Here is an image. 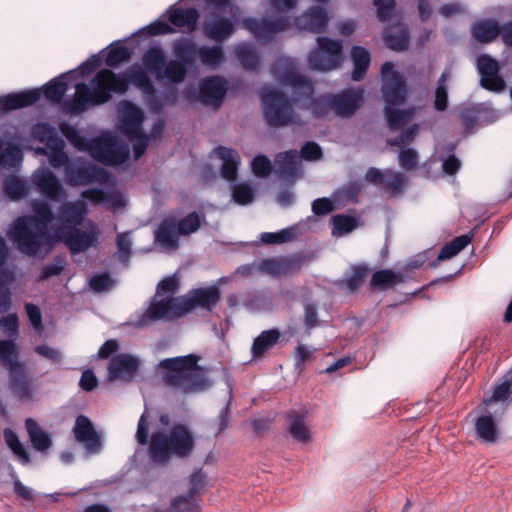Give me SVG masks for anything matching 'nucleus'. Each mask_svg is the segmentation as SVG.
<instances>
[{
	"mask_svg": "<svg viewBox=\"0 0 512 512\" xmlns=\"http://www.w3.org/2000/svg\"><path fill=\"white\" fill-rule=\"evenodd\" d=\"M175 59L166 62V54L160 45L147 48L142 54L143 67L133 65L125 72L116 74L110 69H102L96 73L90 82H79L75 85V96L63 103L66 113L79 115L90 107L100 106L112 99V93L125 94L129 85L138 88L144 95L153 97L156 94L154 83L147 72L154 75L156 80H166L172 84L182 83L189 69L196 65L199 46L191 39L180 38L172 43Z\"/></svg>",
	"mask_w": 512,
	"mask_h": 512,
	"instance_id": "1",
	"label": "nucleus"
},
{
	"mask_svg": "<svg viewBox=\"0 0 512 512\" xmlns=\"http://www.w3.org/2000/svg\"><path fill=\"white\" fill-rule=\"evenodd\" d=\"M32 211V215L18 217L10 231V238L18 250L28 256H36L45 246L51 249L52 238L48 227L55 219L47 202H33Z\"/></svg>",
	"mask_w": 512,
	"mask_h": 512,
	"instance_id": "2",
	"label": "nucleus"
},
{
	"mask_svg": "<svg viewBox=\"0 0 512 512\" xmlns=\"http://www.w3.org/2000/svg\"><path fill=\"white\" fill-rule=\"evenodd\" d=\"M200 357L195 354L165 358L158 364L165 386L175 388L183 394H192L209 387L205 370L198 365Z\"/></svg>",
	"mask_w": 512,
	"mask_h": 512,
	"instance_id": "3",
	"label": "nucleus"
},
{
	"mask_svg": "<svg viewBox=\"0 0 512 512\" xmlns=\"http://www.w3.org/2000/svg\"><path fill=\"white\" fill-rule=\"evenodd\" d=\"M195 448L193 433L184 424H175L170 431H155L150 437L148 455L158 465H166L173 456L189 457Z\"/></svg>",
	"mask_w": 512,
	"mask_h": 512,
	"instance_id": "4",
	"label": "nucleus"
},
{
	"mask_svg": "<svg viewBox=\"0 0 512 512\" xmlns=\"http://www.w3.org/2000/svg\"><path fill=\"white\" fill-rule=\"evenodd\" d=\"M204 221V215L196 211L189 212L182 218L169 214L155 230V241L163 248L176 250L179 247V237L196 233Z\"/></svg>",
	"mask_w": 512,
	"mask_h": 512,
	"instance_id": "5",
	"label": "nucleus"
},
{
	"mask_svg": "<svg viewBox=\"0 0 512 512\" xmlns=\"http://www.w3.org/2000/svg\"><path fill=\"white\" fill-rule=\"evenodd\" d=\"M67 74H62L49 81L43 86V91L39 89L27 90L18 93H9L0 97V109L4 112L29 107L37 103L42 94L52 103H60L68 90V84L64 80Z\"/></svg>",
	"mask_w": 512,
	"mask_h": 512,
	"instance_id": "6",
	"label": "nucleus"
},
{
	"mask_svg": "<svg viewBox=\"0 0 512 512\" xmlns=\"http://www.w3.org/2000/svg\"><path fill=\"white\" fill-rule=\"evenodd\" d=\"M263 115L271 127L302 126L305 121L294 110L292 101L278 89L264 90L261 95Z\"/></svg>",
	"mask_w": 512,
	"mask_h": 512,
	"instance_id": "7",
	"label": "nucleus"
},
{
	"mask_svg": "<svg viewBox=\"0 0 512 512\" xmlns=\"http://www.w3.org/2000/svg\"><path fill=\"white\" fill-rule=\"evenodd\" d=\"M143 120V112L137 105L124 102L120 117V131L130 141H135L133 144L135 159H139L149 145V137L142 130Z\"/></svg>",
	"mask_w": 512,
	"mask_h": 512,
	"instance_id": "8",
	"label": "nucleus"
},
{
	"mask_svg": "<svg viewBox=\"0 0 512 512\" xmlns=\"http://www.w3.org/2000/svg\"><path fill=\"white\" fill-rule=\"evenodd\" d=\"M99 228L92 221H88L85 230L75 225H60L56 229L57 238L66 245L72 254L88 250L98 242Z\"/></svg>",
	"mask_w": 512,
	"mask_h": 512,
	"instance_id": "9",
	"label": "nucleus"
},
{
	"mask_svg": "<svg viewBox=\"0 0 512 512\" xmlns=\"http://www.w3.org/2000/svg\"><path fill=\"white\" fill-rule=\"evenodd\" d=\"M342 41L328 37L317 38V48L309 53V66L318 71H329L340 66L342 61Z\"/></svg>",
	"mask_w": 512,
	"mask_h": 512,
	"instance_id": "10",
	"label": "nucleus"
},
{
	"mask_svg": "<svg viewBox=\"0 0 512 512\" xmlns=\"http://www.w3.org/2000/svg\"><path fill=\"white\" fill-rule=\"evenodd\" d=\"M88 153L106 166L123 164L129 158L128 146L110 135L91 139Z\"/></svg>",
	"mask_w": 512,
	"mask_h": 512,
	"instance_id": "11",
	"label": "nucleus"
},
{
	"mask_svg": "<svg viewBox=\"0 0 512 512\" xmlns=\"http://www.w3.org/2000/svg\"><path fill=\"white\" fill-rule=\"evenodd\" d=\"M382 96L385 105L401 106L407 98V85L404 77L394 70L392 62H385L381 68Z\"/></svg>",
	"mask_w": 512,
	"mask_h": 512,
	"instance_id": "12",
	"label": "nucleus"
},
{
	"mask_svg": "<svg viewBox=\"0 0 512 512\" xmlns=\"http://www.w3.org/2000/svg\"><path fill=\"white\" fill-rule=\"evenodd\" d=\"M65 179L72 187L86 186L92 183L105 184L110 174L104 169L92 163H70L64 169Z\"/></svg>",
	"mask_w": 512,
	"mask_h": 512,
	"instance_id": "13",
	"label": "nucleus"
},
{
	"mask_svg": "<svg viewBox=\"0 0 512 512\" xmlns=\"http://www.w3.org/2000/svg\"><path fill=\"white\" fill-rule=\"evenodd\" d=\"M476 69L480 75V86L493 93H502L507 84L501 75L500 63L488 54H481L476 59Z\"/></svg>",
	"mask_w": 512,
	"mask_h": 512,
	"instance_id": "14",
	"label": "nucleus"
},
{
	"mask_svg": "<svg viewBox=\"0 0 512 512\" xmlns=\"http://www.w3.org/2000/svg\"><path fill=\"white\" fill-rule=\"evenodd\" d=\"M242 26L258 40L267 43L272 41L279 32L288 30L290 20L286 16H277L273 19L247 17L242 20Z\"/></svg>",
	"mask_w": 512,
	"mask_h": 512,
	"instance_id": "15",
	"label": "nucleus"
},
{
	"mask_svg": "<svg viewBox=\"0 0 512 512\" xmlns=\"http://www.w3.org/2000/svg\"><path fill=\"white\" fill-rule=\"evenodd\" d=\"M364 89L362 87L346 88L330 94L332 112L340 118L352 117L364 104Z\"/></svg>",
	"mask_w": 512,
	"mask_h": 512,
	"instance_id": "16",
	"label": "nucleus"
},
{
	"mask_svg": "<svg viewBox=\"0 0 512 512\" xmlns=\"http://www.w3.org/2000/svg\"><path fill=\"white\" fill-rule=\"evenodd\" d=\"M181 298H168L165 300L152 301L144 313H142L135 322L136 327H144L151 322L164 319H175L184 314L181 312Z\"/></svg>",
	"mask_w": 512,
	"mask_h": 512,
	"instance_id": "17",
	"label": "nucleus"
},
{
	"mask_svg": "<svg viewBox=\"0 0 512 512\" xmlns=\"http://www.w3.org/2000/svg\"><path fill=\"white\" fill-rule=\"evenodd\" d=\"M220 299L221 290L215 285L192 289L186 297L181 298L180 314L186 315L195 308L211 312Z\"/></svg>",
	"mask_w": 512,
	"mask_h": 512,
	"instance_id": "18",
	"label": "nucleus"
},
{
	"mask_svg": "<svg viewBox=\"0 0 512 512\" xmlns=\"http://www.w3.org/2000/svg\"><path fill=\"white\" fill-rule=\"evenodd\" d=\"M32 182L41 195L48 200L60 202L66 198V191L58 177L49 169H40L32 175Z\"/></svg>",
	"mask_w": 512,
	"mask_h": 512,
	"instance_id": "19",
	"label": "nucleus"
},
{
	"mask_svg": "<svg viewBox=\"0 0 512 512\" xmlns=\"http://www.w3.org/2000/svg\"><path fill=\"white\" fill-rule=\"evenodd\" d=\"M139 360L130 355L121 353L110 360L108 366V376L111 380L131 381L139 370Z\"/></svg>",
	"mask_w": 512,
	"mask_h": 512,
	"instance_id": "20",
	"label": "nucleus"
},
{
	"mask_svg": "<svg viewBox=\"0 0 512 512\" xmlns=\"http://www.w3.org/2000/svg\"><path fill=\"white\" fill-rule=\"evenodd\" d=\"M227 92L226 81L219 76L204 78L199 83L198 98L201 103L220 106Z\"/></svg>",
	"mask_w": 512,
	"mask_h": 512,
	"instance_id": "21",
	"label": "nucleus"
},
{
	"mask_svg": "<svg viewBox=\"0 0 512 512\" xmlns=\"http://www.w3.org/2000/svg\"><path fill=\"white\" fill-rule=\"evenodd\" d=\"M75 439L82 443L90 453H97L101 448V438L91 420L85 415L77 416L73 427Z\"/></svg>",
	"mask_w": 512,
	"mask_h": 512,
	"instance_id": "22",
	"label": "nucleus"
},
{
	"mask_svg": "<svg viewBox=\"0 0 512 512\" xmlns=\"http://www.w3.org/2000/svg\"><path fill=\"white\" fill-rule=\"evenodd\" d=\"M235 32L234 22L224 16L215 15L203 23V33L211 40L224 42Z\"/></svg>",
	"mask_w": 512,
	"mask_h": 512,
	"instance_id": "23",
	"label": "nucleus"
},
{
	"mask_svg": "<svg viewBox=\"0 0 512 512\" xmlns=\"http://www.w3.org/2000/svg\"><path fill=\"white\" fill-rule=\"evenodd\" d=\"M9 377L13 394L21 401H32L35 388L25 365L9 373Z\"/></svg>",
	"mask_w": 512,
	"mask_h": 512,
	"instance_id": "24",
	"label": "nucleus"
},
{
	"mask_svg": "<svg viewBox=\"0 0 512 512\" xmlns=\"http://www.w3.org/2000/svg\"><path fill=\"white\" fill-rule=\"evenodd\" d=\"M328 23V14L321 7H311L307 12L296 18L298 28L313 33L325 31Z\"/></svg>",
	"mask_w": 512,
	"mask_h": 512,
	"instance_id": "25",
	"label": "nucleus"
},
{
	"mask_svg": "<svg viewBox=\"0 0 512 512\" xmlns=\"http://www.w3.org/2000/svg\"><path fill=\"white\" fill-rule=\"evenodd\" d=\"M493 403H500L503 411L512 404V376L508 372L495 383L490 397L484 399L487 406Z\"/></svg>",
	"mask_w": 512,
	"mask_h": 512,
	"instance_id": "26",
	"label": "nucleus"
},
{
	"mask_svg": "<svg viewBox=\"0 0 512 512\" xmlns=\"http://www.w3.org/2000/svg\"><path fill=\"white\" fill-rule=\"evenodd\" d=\"M398 106L385 105L384 116L390 131H398L410 123L417 113V108L412 106L399 109Z\"/></svg>",
	"mask_w": 512,
	"mask_h": 512,
	"instance_id": "27",
	"label": "nucleus"
},
{
	"mask_svg": "<svg viewBox=\"0 0 512 512\" xmlns=\"http://www.w3.org/2000/svg\"><path fill=\"white\" fill-rule=\"evenodd\" d=\"M286 419L289 421L288 432L294 441L306 444L311 441V431L306 424V416L296 410L286 413Z\"/></svg>",
	"mask_w": 512,
	"mask_h": 512,
	"instance_id": "28",
	"label": "nucleus"
},
{
	"mask_svg": "<svg viewBox=\"0 0 512 512\" xmlns=\"http://www.w3.org/2000/svg\"><path fill=\"white\" fill-rule=\"evenodd\" d=\"M215 151L217 156L223 161L220 171L221 176L227 181H235L241 161L238 152L223 146L217 147Z\"/></svg>",
	"mask_w": 512,
	"mask_h": 512,
	"instance_id": "29",
	"label": "nucleus"
},
{
	"mask_svg": "<svg viewBox=\"0 0 512 512\" xmlns=\"http://www.w3.org/2000/svg\"><path fill=\"white\" fill-rule=\"evenodd\" d=\"M273 71L283 85L291 86L307 96L312 94L313 87L309 79L299 74L293 67H287L280 74H277V67L274 66Z\"/></svg>",
	"mask_w": 512,
	"mask_h": 512,
	"instance_id": "30",
	"label": "nucleus"
},
{
	"mask_svg": "<svg viewBox=\"0 0 512 512\" xmlns=\"http://www.w3.org/2000/svg\"><path fill=\"white\" fill-rule=\"evenodd\" d=\"M405 281L406 277L403 273L392 269H381L372 274L369 285L372 290L385 291Z\"/></svg>",
	"mask_w": 512,
	"mask_h": 512,
	"instance_id": "31",
	"label": "nucleus"
},
{
	"mask_svg": "<svg viewBox=\"0 0 512 512\" xmlns=\"http://www.w3.org/2000/svg\"><path fill=\"white\" fill-rule=\"evenodd\" d=\"M199 16L198 10L194 7L187 9L180 7L169 8V22L171 25L178 28H186L189 32H193L196 29Z\"/></svg>",
	"mask_w": 512,
	"mask_h": 512,
	"instance_id": "32",
	"label": "nucleus"
},
{
	"mask_svg": "<svg viewBox=\"0 0 512 512\" xmlns=\"http://www.w3.org/2000/svg\"><path fill=\"white\" fill-rule=\"evenodd\" d=\"M85 204L81 201L65 202L58 211V218L61 225L80 226L83 223L86 214Z\"/></svg>",
	"mask_w": 512,
	"mask_h": 512,
	"instance_id": "33",
	"label": "nucleus"
},
{
	"mask_svg": "<svg viewBox=\"0 0 512 512\" xmlns=\"http://www.w3.org/2000/svg\"><path fill=\"white\" fill-rule=\"evenodd\" d=\"M500 32V25L492 19L476 21L471 27L472 37L479 43H491Z\"/></svg>",
	"mask_w": 512,
	"mask_h": 512,
	"instance_id": "34",
	"label": "nucleus"
},
{
	"mask_svg": "<svg viewBox=\"0 0 512 512\" xmlns=\"http://www.w3.org/2000/svg\"><path fill=\"white\" fill-rule=\"evenodd\" d=\"M25 428L35 450L44 452L51 447L52 440L49 433L43 430L34 419H26Z\"/></svg>",
	"mask_w": 512,
	"mask_h": 512,
	"instance_id": "35",
	"label": "nucleus"
},
{
	"mask_svg": "<svg viewBox=\"0 0 512 512\" xmlns=\"http://www.w3.org/2000/svg\"><path fill=\"white\" fill-rule=\"evenodd\" d=\"M475 430L481 442L494 444L499 438V429L491 415H482L475 422Z\"/></svg>",
	"mask_w": 512,
	"mask_h": 512,
	"instance_id": "36",
	"label": "nucleus"
},
{
	"mask_svg": "<svg viewBox=\"0 0 512 512\" xmlns=\"http://www.w3.org/2000/svg\"><path fill=\"white\" fill-rule=\"evenodd\" d=\"M351 58L353 62L351 78L354 81H361L365 77L370 66V53L367 49L361 46H353L351 49Z\"/></svg>",
	"mask_w": 512,
	"mask_h": 512,
	"instance_id": "37",
	"label": "nucleus"
},
{
	"mask_svg": "<svg viewBox=\"0 0 512 512\" xmlns=\"http://www.w3.org/2000/svg\"><path fill=\"white\" fill-rule=\"evenodd\" d=\"M299 153L297 150H288L280 152L275 156L277 170L281 176L292 177L298 171Z\"/></svg>",
	"mask_w": 512,
	"mask_h": 512,
	"instance_id": "38",
	"label": "nucleus"
},
{
	"mask_svg": "<svg viewBox=\"0 0 512 512\" xmlns=\"http://www.w3.org/2000/svg\"><path fill=\"white\" fill-rule=\"evenodd\" d=\"M0 364L9 373L24 366V363L18 361V350L12 340H0Z\"/></svg>",
	"mask_w": 512,
	"mask_h": 512,
	"instance_id": "39",
	"label": "nucleus"
},
{
	"mask_svg": "<svg viewBox=\"0 0 512 512\" xmlns=\"http://www.w3.org/2000/svg\"><path fill=\"white\" fill-rule=\"evenodd\" d=\"M198 60L203 66L216 69L224 62L225 55L221 46L201 45L198 49Z\"/></svg>",
	"mask_w": 512,
	"mask_h": 512,
	"instance_id": "40",
	"label": "nucleus"
},
{
	"mask_svg": "<svg viewBox=\"0 0 512 512\" xmlns=\"http://www.w3.org/2000/svg\"><path fill=\"white\" fill-rule=\"evenodd\" d=\"M280 338V332L277 329H270L261 332L253 341L251 353L253 357L263 356L269 349H271Z\"/></svg>",
	"mask_w": 512,
	"mask_h": 512,
	"instance_id": "41",
	"label": "nucleus"
},
{
	"mask_svg": "<svg viewBox=\"0 0 512 512\" xmlns=\"http://www.w3.org/2000/svg\"><path fill=\"white\" fill-rule=\"evenodd\" d=\"M59 130L74 148L79 151L88 152L91 139L89 140L81 135L75 126L67 122H61L59 124Z\"/></svg>",
	"mask_w": 512,
	"mask_h": 512,
	"instance_id": "42",
	"label": "nucleus"
},
{
	"mask_svg": "<svg viewBox=\"0 0 512 512\" xmlns=\"http://www.w3.org/2000/svg\"><path fill=\"white\" fill-rule=\"evenodd\" d=\"M235 55L242 67L246 70L256 71L260 65V59L255 49L242 44L236 47Z\"/></svg>",
	"mask_w": 512,
	"mask_h": 512,
	"instance_id": "43",
	"label": "nucleus"
},
{
	"mask_svg": "<svg viewBox=\"0 0 512 512\" xmlns=\"http://www.w3.org/2000/svg\"><path fill=\"white\" fill-rule=\"evenodd\" d=\"M482 111L479 104H468L459 107V118L464 130L469 133L477 125Z\"/></svg>",
	"mask_w": 512,
	"mask_h": 512,
	"instance_id": "44",
	"label": "nucleus"
},
{
	"mask_svg": "<svg viewBox=\"0 0 512 512\" xmlns=\"http://www.w3.org/2000/svg\"><path fill=\"white\" fill-rule=\"evenodd\" d=\"M409 32L406 28H401L397 32H387L384 35L386 46L397 52L405 51L409 45Z\"/></svg>",
	"mask_w": 512,
	"mask_h": 512,
	"instance_id": "45",
	"label": "nucleus"
},
{
	"mask_svg": "<svg viewBox=\"0 0 512 512\" xmlns=\"http://www.w3.org/2000/svg\"><path fill=\"white\" fill-rule=\"evenodd\" d=\"M351 270V275L339 283V285H344L350 293H354L363 284L369 273V268L363 264H360L352 266Z\"/></svg>",
	"mask_w": 512,
	"mask_h": 512,
	"instance_id": "46",
	"label": "nucleus"
},
{
	"mask_svg": "<svg viewBox=\"0 0 512 512\" xmlns=\"http://www.w3.org/2000/svg\"><path fill=\"white\" fill-rule=\"evenodd\" d=\"M3 192L11 200H18L26 196L27 186L22 179L9 176L3 182Z\"/></svg>",
	"mask_w": 512,
	"mask_h": 512,
	"instance_id": "47",
	"label": "nucleus"
},
{
	"mask_svg": "<svg viewBox=\"0 0 512 512\" xmlns=\"http://www.w3.org/2000/svg\"><path fill=\"white\" fill-rule=\"evenodd\" d=\"M131 56L132 51L128 47L124 45H112L105 55V64L114 68L123 62L129 61Z\"/></svg>",
	"mask_w": 512,
	"mask_h": 512,
	"instance_id": "48",
	"label": "nucleus"
},
{
	"mask_svg": "<svg viewBox=\"0 0 512 512\" xmlns=\"http://www.w3.org/2000/svg\"><path fill=\"white\" fill-rule=\"evenodd\" d=\"M296 238V228L294 226L282 229L278 232H264L261 234V241L265 244H282L292 241Z\"/></svg>",
	"mask_w": 512,
	"mask_h": 512,
	"instance_id": "49",
	"label": "nucleus"
},
{
	"mask_svg": "<svg viewBox=\"0 0 512 512\" xmlns=\"http://www.w3.org/2000/svg\"><path fill=\"white\" fill-rule=\"evenodd\" d=\"M406 181L400 172L392 169L385 170V177L382 186L391 194L395 195L401 193L405 187Z\"/></svg>",
	"mask_w": 512,
	"mask_h": 512,
	"instance_id": "50",
	"label": "nucleus"
},
{
	"mask_svg": "<svg viewBox=\"0 0 512 512\" xmlns=\"http://www.w3.org/2000/svg\"><path fill=\"white\" fill-rule=\"evenodd\" d=\"M3 436L7 446L12 450V452L17 457H19L22 460L23 463L26 464L30 462V456L28 452L25 450L17 434L13 430L6 428L3 432Z\"/></svg>",
	"mask_w": 512,
	"mask_h": 512,
	"instance_id": "51",
	"label": "nucleus"
},
{
	"mask_svg": "<svg viewBox=\"0 0 512 512\" xmlns=\"http://www.w3.org/2000/svg\"><path fill=\"white\" fill-rule=\"evenodd\" d=\"M333 235H343L352 232L357 227V219L353 216L338 214L332 217Z\"/></svg>",
	"mask_w": 512,
	"mask_h": 512,
	"instance_id": "52",
	"label": "nucleus"
},
{
	"mask_svg": "<svg viewBox=\"0 0 512 512\" xmlns=\"http://www.w3.org/2000/svg\"><path fill=\"white\" fill-rule=\"evenodd\" d=\"M153 512H199V506L189 495L179 496L166 510L155 509Z\"/></svg>",
	"mask_w": 512,
	"mask_h": 512,
	"instance_id": "53",
	"label": "nucleus"
},
{
	"mask_svg": "<svg viewBox=\"0 0 512 512\" xmlns=\"http://www.w3.org/2000/svg\"><path fill=\"white\" fill-rule=\"evenodd\" d=\"M420 131V125L414 123L401 132V134L393 139H388L390 146L404 148L412 144Z\"/></svg>",
	"mask_w": 512,
	"mask_h": 512,
	"instance_id": "54",
	"label": "nucleus"
},
{
	"mask_svg": "<svg viewBox=\"0 0 512 512\" xmlns=\"http://www.w3.org/2000/svg\"><path fill=\"white\" fill-rule=\"evenodd\" d=\"M447 74L442 73L438 79L435 91L434 108L437 111H445L448 107Z\"/></svg>",
	"mask_w": 512,
	"mask_h": 512,
	"instance_id": "55",
	"label": "nucleus"
},
{
	"mask_svg": "<svg viewBox=\"0 0 512 512\" xmlns=\"http://www.w3.org/2000/svg\"><path fill=\"white\" fill-rule=\"evenodd\" d=\"M232 198L239 205H247L254 200V190L248 183L235 184L232 188Z\"/></svg>",
	"mask_w": 512,
	"mask_h": 512,
	"instance_id": "56",
	"label": "nucleus"
},
{
	"mask_svg": "<svg viewBox=\"0 0 512 512\" xmlns=\"http://www.w3.org/2000/svg\"><path fill=\"white\" fill-rule=\"evenodd\" d=\"M37 152L46 155L48 157L49 163L53 168L59 169L61 167H66L71 162L69 160V156L65 152L64 148H60L57 150L47 151L46 149H37Z\"/></svg>",
	"mask_w": 512,
	"mask_h": 512,
	"instance_id": "57",
	"label": "nucleus"
},
{
	"mask_svg": "<svg viewBox=\"0 0 512 512\" xmlns=\"http://www.w3.org/2000/svg\"><path fill=\"white\" fill-rule=\"evenodd\" d=\"M283 266V260L264 258L257 263V270L272 276H278L283 272Z\"/></svg>",
	"mask_w": 512,
	"mask_h": 512,
	"instance_id": "58",
	"label": "nucleus"
},
{
	"mask_svg": "<svg viewBox=\"0 0 512 512\" xmlns=\"http://www.w3.org/2000/svg\"><path fill=\"white\" fill-rule=\"evenodd\" d=\"M252 172L257 177H266L272 172V164L265 155H257L251 163Z\"/></svg>",
	"mask_w": 512,
	"mask_h": 512,
	"instance_id": "59",
	"label": "nucleus"
},
{
	"mask_svg": "<svg viewBox=\"0 0 512 512\" xmlns=\"http://www.w3.org/2000/svg\"><path fill=\"white\" fill-rule=\"evenodd\" d=\"M399 165L406 171H411L418 164V153L412 148L402 149L398 155Z\"/></svg>",
	"mask_w": 512,
	"mask_h": 512,
	"instance_id": "60",
	"label": "nucleus"
},
{
	"mask_svg": "<svg viewBox=\"0 0 512 512\" xmlns=\"http://www.w3.org/2000/svg\"><path fill=\"white\" fill-rule=\"evenodd\" d=\"M311 110L316 118L324 117L332 111V107H330V94H325L313 99L311 102Z\"/></svg>",
	"mask_w": 512,
	"mask_h": 512,
	"instance_id": "61",
	"label": "nucleus"
},
{
	"mask_svg": "<svg viewBox=\"0 0 512 512\" xmlns=\"http://www.w3.org/2000/svg\"><path fill=\"white\" fill-rule=\"evenodd\" d=\"M34 351L39 356L49 360L52 364H60L63 359L62 352L58 348L46 344L37 345Z\"/></svg>",
	"mask_w": 512,
	"mask_h": 512,
	"instance_id": "62",
	"label": "nucleus"
},
{
	"mask_svg": "<svg viewBox=\"0 0 512 512\" xmlns=\"http://www.w3.org/2000/svg\"><path fill=\"white\" fill-rule=\"evenodd\" d=\"M299 156L306 161H316L322 158L323 151L318 143L308 141L302 146Z\"/></svg>",
	"mask_w": 512,
	"mask_h": 512,
	"instance_id": "63",
	"label": "nucleus"
},
{
	"mask_svg": "<svg viewBox=\"0 0 512 512\" xmlns=\"http://www.w3.org/2000/svg\"><path fill=\"white\" fill-rule=\"evenodd\" d=\"M65 268V260L58 256L52 264L43 267L39 279L41 281L47 280L53 276H58Z\"/></svg>",
	"mask_w": 512,
	"mask_h": 512,
	"instance_id": "64",
	"label": "nucleus"
}]
</instances>
